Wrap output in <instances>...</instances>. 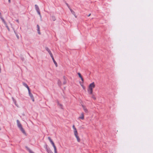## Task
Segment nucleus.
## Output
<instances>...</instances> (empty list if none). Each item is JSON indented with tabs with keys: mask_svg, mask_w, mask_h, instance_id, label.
<instances>
[{
	"mask_svg": "<svg viewBox=\"0 0 153 153\" xmlns=\"http://www.w3.org/2000/svg\"><path fill=\"white\" fill-rule=\"evenodd\" d=\"M90 15H91V14H90L88 16H89Z\"/></svg>",
	"mask_w": 153,
	"mask_h": 153,
	"instance_id": "obj_26",
	"label": "nucleus"
},
{
	"mask_svg": "<svg viewBox=\"0 0 153 153\" xmlns=\"http://www.w3.org/2000/svg\"><path fill=\"white\" fill-rule=\"evenodd\" d=\"M17 125L18 128L20 129L22 132L24 134H25V131L22 127V125L20 123L19 121L18 120H17L16 121Z\"/></svg>",
	"mask_w": 153,
	"mask_h": 153,
	"instance_id": "obj_3",
	"label": "nucleus"
},
{
	"mask_svg": "<svg viewBox=\"0 0 153 153\" xmlns=\"http://www.w3.org/2000/svg\"><path fill=\"white\" fill-rule=\"evenodd\" d=\"M58 84L59 85H61V82L60 80H59L58 81Z\"/></svg>",
	"mask_w": 153,
	"mask_h": 153,
	"instance_id": "obj_20",
	"label": "nucleus"
},
{
	"mask_svg": "<svg viewBox=\"0 0 153 153\" xmlns=\"http://www.w3.org/2000/svg\"><path fill=\"white\" fill-rule=\"evenodd\" d=\"M81 84V86H82V88L84 89H85V87L82 84Z\"/></svg>",
	"mask_w": 153,
	"mask_h": 153,
	"instance_id": "obj_19",
	"label": "nucleus"
},
{
	"mask_svg": "<svg viewBox=\"0 0 153 153\" xmlns=\"http://www.w3.org/2000/svg\"><path fill=\"white\" fill-rule=\"evenodd\" d=\"M9 2H10V0H8Z\"/></svg>",
	"mask_w": 153,
	"mask_h": 153,
	"instance_id": "obj_25",
	"label": "nucleus"
},
{
	"mask_svg": "<svg viewBox=\"0 0 153 153\" xmlns=\"http://www.w3.org/2000/svg\"><path fill=\"white\" fill-rule=\"evenodd\" d=\"M28 93L29 96L30 97L31 99L32 100L33 102L34 101V98L33 96V95L31 93L30 91V90L28 91Z\"/></svg>",
	"mask_w": 153,
	"mask_h": 153,
	"instance_id": "obj_5",
	"label": "nucleus"
},
{
	"mask_svg": "<svg viewBox=\"0 0 153 153\" xmlns=\"http://www.w3.org/2000/svg\"><path fill=\"white\" fill-rule=\"evenodd\" d=\"M78 74L79 77L81 78L82 81V82H84V79L82 76H81V74L79 73H78Z\"/></svg>",
	"mask_w": 153,
	"mask_h": 153,
	"instance_id": "obj_11",
	"label": "nucleus"
},
{
	"mask_svg": "<svg viewBox=\"0 0 153 153\" xmlns=\"http://www.w3.org/2000/svg\"><path fill=\"white\" fill-rule=\"evenodd\" d=\"M72 127L74 129V135L76 138L77 141L78 142H79L80 141V139L78 135V133L77 132V130L74 125H73V126Z\"/></svg>",
	"mask_w": 153,
	"mask_h": 153,
	"instance_id": "obj_2",
	"label": "nucleus"
},
{
	"mask_svg": "<svg viewBox=\"0 0 153 153\" xmlns=\"http://www.w3.org/2000/svg\"><path fill=\"white\" fill-rule=\"evenodd\" d=\"M51 57L53 61V62L54 63V64H55L56 67H57V64L56 63V61H55V60H54L53 57V56H51Z\"/></svg>",
	"mask_w": 153,
	"mask_h": 153,
	"instance_id": "obj_10",
	"label": "nucleus"
},
{
	"mask_svg": "<svg viewBox=\"0 0 153 153\" xmlns=\"http://www.w3.org/2000/svg\"><path fill=\"white\" fill-rule=\"evenodd\" d=\"M13 102L15 103V105L17 106V107H18V105L17 104V103H16V100H14V99H13Z\"/></svg>",
	"mask_w": 153,
	"mask_h": 153,
	"instance_id": "obj_18",
	"label": "nucleus"
},
{
	"mask_svg": "<svg viewBox=\"0 0 153 153\" xmlns=\"http://www.w3.org/2000/svg\"><path fill=\"white\" fill-rule=\"evenodd\" d=\"M46 49L49 53L51 57L53 56V54H52L51 51H50V50H49V49L48 48H46Z\"/></svg>",
	"mask_w": 153,
	"mask_h": 153,
	"instance_id": "obj_8",
	"label": "nucleus"
},
{
	"mask_svg": "<svg viewBox=\"0 0 153 153\" xmlns=\"http://www.w3.org/2000/svg\"><path fill=\"white\" fill-rule=\"evenodd\" d=\"M37 12L38 13V14L41 16V14H40V10H39V11H37Z\"/></svg>",
	"mask_w": 153,
	"mask_h": 153,
	"instance_id": "obj_22",
	"label": "nucleus"
},
{
	"mask_svg": "<svg viewBox=\"0 0 153 153\" xmlns=\"http://www.w3.org/2000/svg\"><path fill=\"white\" fill-rule=\"evenodd\" d=\"M52 20L54 21H55L56 20V18H55V17H54V16L52 17Z\"/></svg>",
	"mask_w": 153,
	"mask_h": 153,
	"instance_id": "obj_21",
	"label": "nucleus"
},
{
	"mask_svg": "<svg viewBox=\"0 0 153 153\" xmlns=\"http://www.w3.org/2000/svg\"><path fill=\"white\" fill-rule=\"evenodd\" d=\"M30 153H34V152H33L32 151H30Z\"/></svg>",
	"mask_w": 153,
	"mask_h": 153,
	"instance_id": "obj_23",
	"label": "nucleus"
},
{
	"mask_svg": "<svg viewBox=\"0 0 153 153\" xmlns=\"http://www.w3.org/2000/svg\"><path fill=\"white\" fill-rule=\"evenodd\" d=\"M48 138L54 148V153H58L57 151L55 145L54 143L51 140V138L50 137H48ZM47 151L48 153H53L50 149H47Z\"/></svg>",
	"mask_w": 153,
	"mask_h": 153,
	"instance_id": "obj_1",
	"label": "nucleus"
},
{
	"mask_svg": "<svg viewBox=\"0 0 153 153\" xmlns=\"http://www.w3.org/2000/svg\"><path fill=\"white\" fill-rule=\"evenodd\" d=\"M70 10H71V13H72V14L73 15H74L75 16L76 18V16L75 15V12L72 9H70Z\"/></svg>",
	"mask_w": 153,
	"mask_h": 153,
	"instance_id": "obj_17",
	"label": "nucleus"
},
{
	"mask_svg": "<svg viewBox=\"0 0 153 153\" xmlns=\"http://www.w3.org/2000/svg\"><path fill=\"white\" fill-rule=\"evenodd\" d=\"M16 21H17V22H19V21H18V20H16Z\"/></svg>",
	"mask_w": 153,
	"mask_h": 153,
	"instance_id": "obj_24",
	"label": "nucleus"
},
{
	"mask_svg": "<svg viewBox=\"0 0 153 153\" xmlns=\"http://www.w3.org/2000/svg\"><path fill=\"white\" fill-rule=\"evenodd\" d=\"M37 31H38V33L39 34H40V33L39 31V29H40L39 26L38 25H37Z\"/></svg>",
	"mask_w": 153,
	"mask_h": 153,
	"instance_id": "obj_14",
	"label": "nucleus"
},
{
	"mask_svg": "<svg viewBox=\"0 0 153 153\" xmlns=\"http://www.w3.org/2000/svg\"><path fill=\"white\" fill-rule=\"evenodd\" d=\"M23 85L25 87H26V88H27L28 91L30 90V89L29 87L28 86V85H27L26 83H23Z\"/></svg>",
	"mask_w": 153,
	"mask_h": 153,
	"instance_id": "obj_13",
	"label": "nucleus"
},
{
	"mask_svg": "<svg viewBox=\"0 0 153 153\" xmlns=\"http://www.w3.org/2000/svg\"><path fill=\"white\" fill-rule=\"evenodd\" d=\"M95 87V85L94 82L90 84L88 86V88L89 89H93Z\"/></svg>",
	"mask_w": 153,
	"mask_h": 153,
	"instance_id": "obj_4",
	"label": "nucleus"
},
{
	"mask_svg": "<svg viewBox=\"0 0 153 153\" xmlns=\"http://www.w3.org/2000/svg\"><path fill=\"white\" fill-rule=\"evenodd\" d=\"M88 91L90 94H93V90L91 89H89L88 88Z\"/></svg>",
	"mask_w": 153,
	"mask_h": 153,
	"instance_id": "obj_12",
	"label": "nucleus"
},
{
	"mask_svg": "<svg viewBox=\"0 0 153 153\" xmlns=\"http://www.w3.org/2000/svg\"><path fill=\"white\" fill-rule=\"evenodd\" d=\"M82 107L85 112L86 113H87L88 112V110L86 107L83 105H82Z\"/></svg>",
	"mask_w": 153,
	"mask_h": 153,
	"instance_id": "obj_9",
	"label": "nucleus"
},
{
	"mask_svg": "<svg viewBox=\"0 0 153 153\" xmlns=\"http://www.w3.org/2000/svg\"><path fill=\"white\" fill-rule=\"evenodd\" d=\"M91 97L94 100H96V97H95L94 95V94H92V96H91Z\"/></svg>",
	"mask_w": 153,
	"mask_h": 153,
	"instance_id": "obj_15",
	"label": "nucleus"
},
{
	"mask_svg": "<svg viewBox=\"0 0 153 153\" xmlns=\"http://www.w3.org/2000/svg\"><path fill=\"white\" fill-rule=\"evenodd\" d=\"M84 118V113H82L80 116L79 117L78 119H81L82 120H83Z\"/></svg>",
	"mask_w": 153,
	"mask_h": 153,
	"instance_id": "obj_6",
	"label": "nucleus"
},
{
	"mask_svg": "<svg viewBox=\"0 0 153 153\" xmlns=\"http://www.w3.org/2000/svg\"><path fill=\"white\" fill-rule=\"evenodd\" d=\"M1 19L2 20V22H3V23H4V24L5 25L6 27L7 28V29L9 30V28H8V26H7V24L6 22L5 21L4 19H3V18L2 17H1Z\"/></svg>",
	"mask_w": 153,
	"mask_h": 153,
	"instance_id": "obj_7",
	"label": "nucleus"
},
{
	"mask_svg": "<svg viewBox=\"0 0 153 153\" xmlns=\"http://www.w3.org/2000/svg\"><path fill=\"white\" fill-rule=\"evenodd\" d=\"M35 8L36 10L37 11H39V10L38 6L36 4L35 5Z\"/></svg>",
	"mask_w": 153,
	"mask_h": 153,
	"instance_id": "obj_16",
	"label": "nucleus"
}]
</instances>
